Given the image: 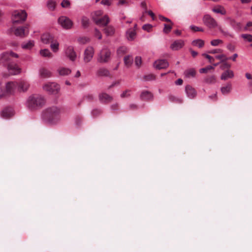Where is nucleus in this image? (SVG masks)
Listing matches in <instances>:
<instances>
[{
    "label": "nucleus",
    "mask_w": 252,
    "mask_h": 252,
    "mask_svg": "<svg viewBox=\"0 0 252 252\" xmlns=\"http://www.w3.org/2000/svg\"><path fill=\"white\" fill-rule=\"evenodd\" d=\"M94 22L99 26L104 27L106 26L110 22V19L107 15L101 17L98 19L95 17L94 18Z\"/></svg>",
    "instance_id": "4468645a"
},
{
    "label": "nucleus",
    "mask_w": 252,
    "mask_h": 252,
    "mask_svg": "<svg viewBox=\"0 0 252 252\" xmlns=\"http://www.w3.org/2000/svg\"><path fill=\"white\" fill-rule=\"evenodd\" d=\"M58 72L60 75L65 76L69 75L71 71L68 68L61 67L58 68Z\"/></svg>",
    "instance_id": "a878e982"
},
{
    "label": "nucleus",
    "mask_w": 252,
    "mask_h": 252,
    "mask_svg": "<svg viewBox=\"0 0 252 252\" xmlns=\"http://www.w3.org/2000/svg\"><path fill=\"white\" fill-rule=\"evenodd\" d=\"M94 36L97 37L99 39H101L102 38V35L100 32L97 29H95L94 30Z\"/></svg>",
    "instance_id": "6e6d98bb"
},
{
    "label": "nucleus",
    "mask_w": 252,
    "mask_h": 252,
    "mask_svg": "<svg viewBox=\"0 0 252 252\" xmlns=\"http://www.w3.org/2000/svg\"><path fill=\"white\" fill-rule=\"evenodd\" d=\"M70 2L68 0H63L61 3V5L63 8H67L70 6Z\"/></svg>",
    "instance_id": "603ef678"
},
{
    "label": "nucleus",
    "mask_w": 252,
    "mask_h": 252,
    "mask_svg": "<svg viewBox=\"0 0 252 252\" xmlns=\"http://www.w3.org/2000/svg\"><path fill=\"white\" fill-rule=\"evenodd\" d=\"M29 32V27L28 26L17 28L15 30V34L21 37L27 36Z\"/></svg>",
    "instance_id": "ddd939ff"
},
{
    "label": "nucleus",
    "mask_w": 252,
    "mask_h": 252,
    "mask_svg": "<svg viewBox=\"0 0 252 252\" xmlns=\"http://www.w3.org/2000/svg\"><path fill=\"white\" fill-rule=\"evenodd\" d=\"M79 42L81 44H86L90 41V38L86 36L81 37L78 39Z\"/></svg>",
    "instance_id": "79ce46f5"
},
{
    "label": "nucleus",
    "mask_w": 252,
    "mask_h": 252,
    "mask_svg": "<svg viewBox=\"0 0 252 252\" xmlns=\"http://www.w3.org/2000/svg\"><path fill=\"white\" fill-rule=\"evenodd\" d=\"M222 40L219 39H213L210 42L211 45L213 46H218L219 44H222Z\"/></svg>",
    "instance_id": "a18cd8bd"
},
{
    "label": "nucleus",
    "mask_w": 252,
    "mask_h": 252,
    "mask_svg": "<svg viewBox=\"0 0 252 252\" xmlns=\"http://www.w3.org/2000/svg\"><path fill=\"white\" fill-rule=\"evenodd\" d=\"M185 92L187 96L190 99L195 98L197 95L196 91L190 85L186 87Z\"/></svg>",
    "instance_id": "f3484780"
},
{
    "label": "nucleus",
    "mask_w": 252,
    "mask_h": 252,
    "mask_svg": "<svg viewBox=\"0 0 252 252\" xmlns=\"http://www.w3.org/2000/svg\"><path fill=\"white\" fill-rule=\"evenodd\" d=\"M245 29L249 31H252V21L248 22L247 23Z\"/></svg>",
    "instance_id": "bf43d9fd"
},
{
    "label": "nucleus",
    "mask_w": 252,
    "mask_h": 252,
    "mask_svg": "<svg viewBox=\"0 0 252 252\" xmlns=\"http://www.w3.org/2000/svg\"><path fill=\"white\" fill-rule=\"evenodd\" d=\"M202 56L208 59L209 61V62L211 63L214 61L213 58L208 54L204 53L202 54Z\"/></svg>",
    "instance_id": "13d9d810"
},
{
    "label": "nucleus",
    "mask_w": 252,
    "mask_h": 252,
    "mask_svg": "<svg viewBox=\"0 0 252 252\" xmlns=\"http://www.w3.org/2000/svg\"><path fill=\"white\" fill-rule=\"evenodd\" d=\"M103 14V11L101 10H98L94 11L93 13H92V18L93 20L94 21V18L95 17V18L97 19H98L99 18L102 17V15Z\"/></svg>",
    "instance_id": "4c0bfd02"
},
{
    "label": "nucleus",
    "mask_w": 252,
    "mask_h": 252,
    "mask_svg": "<svg viewBox=\"0 0 252 252\" xmlns=\"http://www.w3.org/2000/svg\"><path fill=\"white\" fill-rule=\"evenodd\" d=\"M17 89V82L15 81L8 82L5 84V90L4 92L1 90V94H0V99L4 95L13 94Z\"/></svg>",
    "instance_id": "0eeeda50"
},
{
    "label": "nucleus",
    "mask_w": 252,
    "mask_h": 252,
    "mask_svg": "<svg viewBox=\"0 0 252 252\" xmlns=\"http://www.w3.org/2000/svg\"><path fill=\"white\" fill-rule=\"evenodd\" d=\"M40 54L44 57L52 58L53 57L52 54L47 49L41 50L40 51Z\"/></svg>",
    "instance_id": "2f4dec72"
},
{
    "label": "nucleus",
    "mask_w": 252,
    "mask_h": 252,
    "mask_svg": "<svg viewBox=\"0 0 252 252\" xmlns=\"http://www.w3.org/2000/svg\"><path fill=\"white\" fill-rule=\"evenodd\" d=\"M159 19L161 21H166L167 22L171 23L172 25L173 24L172 23V22H171V21L169 19H168L167 18H166V17L162 16V15H159Z\"/></svg>",
    "instance_id": "e2e57ef3"
},
{
    "label": "nucleus",
    "mask_w": 252,
    "mask_h": 252,
    "mask_svg": "<svg viewBox=\"0 0 252 252\" xmlns=\"http://www.w3.org/2000/svg\"><path fill=\"white\" fill-rule=\"evenodd\" d=\"M192 44L193 45L197 46L199 48H201L204 46V42L201 39H196L192 41Z\"/></svg>",
    "instance_id": "e433bc0d"
},
{
    "label": "nucleus",
    "mask_w": 252,
    "mask_h": 252,
    "mask_svg": "<svg viewBox=\"0 0 252 252\" xmlns=\"http://www.w3.org/2000/svg\"><path fill=\"white\" fill-rule=\"evenodd\" d=\"M223 63L220 65V68L222 70H224L225 69H228L230 68L231 65L224 61L222 62Z\"/></svg>",
    "instance_id": "de8ad7c7"
},
{
    "label": "nucleus",
    "mask_w": 252,
    "mask_h": 252,
    "mask_svg": "<svg viewBox=\"0 0 252 252\" xmlns=\"http://www.w3.org/2000/svg\"><path fill=\"white\" fill-rule=\"evenodd\" d=\"M59 46V43L57 41L53 40L51 42L50 47L54 52L56 53L58 51Z\"/></svg>",
    "instance_id": "7c9ffc66"
},
{
    "label": "nucleus",
    "mask_w": 252,
    "mask_h": 252,
    "mask_svg": "<svg viewBox=\"0 0 252 252\" xmlns=\"http://www.w3.org/2000/svg\"><path fill=\"white\" fill-rule=\"evenodd\" d=\"M205 81L206 83L208 84H213L216 82V78L214 76H211L207 77Z\"/></svg>",
    "instance_id": "c03bdc74"
},
{
    "label": "nucleus",
    "mask_w": 252,
    "mask_h": 252,
    "mask_svg": "<svg viewBox=\"0 0 252 252\" xmlns=\"http://www.w3.org/2000/svg\"><path fill=\"white\" fill-rule=\"evenodd\" d=\"M99 99L102 103H108L112 101L113 97L108 94L103 93L99 95Z\"/></svg>",
    "instance_id": "6ab92c4d"
},
{
    "label": "nucleus",
    "mask_w": 252,
    "mask_h": 252,
    "mask_svg": "<svg viewBox=\"0 0 252 252\" xmlns=\"http://www.w3.org/2000/svg\"><path fill=\"white\" fill-rule=\"evenodd\" d=\"M184 74L187 78H190L195 76L196 72L194 69H189L186 70Z\"/></svg>",
    "instance_id": "72a5a7b5"
},
{
    "label": "nucleus",
    "mask_w": 252,
    "mask_h": 252,
    "mask_svg": "<svg viewBox=\"0 0 252 252\" xmlns=\"http://www.w3.org/2000/svg\"><path fill=\"white\" fill-rule=\"evenodd\" d=\"M124 61L125 65L127 67H129L133 63V59L131 56L127 55L124 57Z\"/></svg>",
    "instance_id": "bb28decb"
},
{
    "label": "nucleus",
    "mask_w": 252,
    "mask_h": 252,
    "mask_svg": "<svg viewBox=\"0 0 252 252\" xmlns=\"http://www.w3.org/2000/svg\"><path fill=\"white\" fill-rule=\"evenodd\" d=\"M94 49L92 46H88L84 51L83 60L85 63H88L92 60L94 55Z\"/></svg>",
    "instance_id": "9d476101"
},
{
    "label": "nucleus",
    "mask_w": 252,
    "mask_h": 252,
    "mask_svg": "<svg viewBox=\"0 0 252 252\" xmlns=\"http://www.w3.org/2000/svg\"><path fill=\"white\" fill-rule=\"evenodd\" d=\"M226 47L229 50L231 51H233L235 50V46L231 44H228Z\"/></svg>",
    "instance_id": "338daca9"
},
{
    "label": "nucleus",
    "mask_w": 252,
    "mask_h": 252,
    "mask_svg": "<svg viewBox=\"0 0 252 252\" xmlns=\"http://www.w3.org/2000/svg\"><path fill=\"white\" fill-rule=\"evenodd\" d=\"M59 24L66 30L70 29L73 26L72 21L67 17L62 16L58 19Z\"/></svg>",
    "instance_id": "1a4fd4ad"
},
{
    "label": "nucleus",
    "mask_w": 252,
    "mask_h": 252,
    "mask_svg": "<svg viewBox=\"0 0 252 252\" xmlns=\"http://www.w3.org/2000/svg\"><path fill=\"white\" fill-rule=\"evenodd\" d=\"M111 52L106 47H104L100 51L98 54L97 61L101 63H105L109 61L110 59Z\"/></svg>",
    "instance_id": "6e6552de"
},
{
    "label": "nucleus",
    "mask_w": 252,
    "mask_h": 252,
    "mask_svg": "<svg viewBox=\"0 0 252 252\" xmlns=\"http://www.w3.org/2000/svg\"><path fill=\"white\" fill-rule=\"evenodd\" d=\"M56 5V2L53 0H49L47 3L48 8L51 10L55 8Z\"/></svg>",
    "instance_id": "58836bf2"
},
{
    "label": "nucleus",
    "mask_w": 252,
    "mask_h": 252,
    "mask_svg": "<svg viewBox=\"0 0 252 252\" xmlns=\"http://www.w3.org/2000/svg\"><path fill=\"white\" fill-rule=\"evenodd\" d=\"M127 52V48L126 47H121L117 50V54L119 56H121Z\"/></svg>",
    "instance_id": "a19ab883"
},
{
    "label": "nucleus",
    "mask_w": 252,
    "mask_h": 252,
    "mask_svg": "<svg viewBox=\"0 0 252 252\" xmlns=\"http://www.w3.org/2000/svg\"><path fill=\"white\" fill-rule=\"evenodd\" d=\"M216 58L217 59L220 60L221 61V62H223L224 61H226L227 60H228V58H227L225 55L221 54L220 55H218L216 57Z\"/></svg>",
    "instance_id": "8fccbe9b"
},
{
    "label": "nucleus",
    "mask_w": 252,
    "mask_h": 252,
    "mask_svg": "<svg viewBox=\"0 0 252 252\" xmlns=\"http://www.w3.org/2000/svg\"><path fill=\"white\" fill-rule=\"evenodd\" d=\"M231 90V85L227 84L225 86L222 87L221 88V92L222 94H228Z\"/></svg>",
    "instance_id": "f704fd0d"
},
{
    "label": "nucleus",
    "mask_w": 252,
    "mask_h": 252,
    "mask_svg": "<svg viewBox=\"0 0 252 252\" xmlns=\"http://www.w3.org/2000/svg\"><path fill=\"white\" fill-rule=\"evenodd\" d=\"M61 109L56 106L46 108L43 112L42 117L49 125L57 124L61 119Z\"/></svg>",
    "instance_id": "f03ea898"
},
{
    "label": "nucleus",
    "mask_w": 252,
    "mask_h": 252,
    "mask_svg": "<svg viewBox=\"0 0 252 252\" xmlns=\"http://www.w3.org/2000/svg\"><path fill=\"white\" fill-rule=\"evenodd\" d=\"M213 12L217 14H220L222 15H225L226 14L225 9L221 5H218L212 9Z\"/></svg>",
    "instance_id": "412c9836"
},
{
    "label": "nucleus",
    "mask_w": 252,
    "mask_h": 252,
    "mask_svg": "<svg viewBox=\"0 0 252 252\" xmlns=\"http://www.w3.org/2000/svg\"><path fill=\"white\" fill-rule=\"evenodd\" d=\"M214 67L212 65H208L204 68H202L199 70V72L201 73H207L209 70L211 69H214Z\"/></svg>",
    "instance_id": "37998d69"
},
{
    "label": "nucleus",
    "mask_w": 252,
    "mask_h": 252,
    "mask_svg": "<svg viewBox=\"0 0 252 252\" xmlns=\"http://www.w3.org/2000/svg\"><path fill=\"white\" fill-rule=\"evenodd\" d=\"M152 28V26L150 24H145L142 27L144 30L147 31L148 32H149Z\"/></svg>",
    "instance_id": "052dcab7"
},
{
    "label": "nucleus",
    "mask_w": 252,
    "mask_h": 252,
    "mask_svg": "<svg viewBox=\"0 0 252 252\" xmlns=\"http://www.w3.org/2000/svg\"><path fill=\"white\" fill-rule=\"evenodd\" d=\"M233 77V72L230 70H227L221 74L220 78L221 80H226L228 78H231Z\"/></svg>",
    "instance_id": "393cba45"
},
{
    "label": "nucleus",
    "mask_w": 252,
    "mask_h": 252,
    "mask_svg": "<svg viewBox=\"0 0 252 252\" xmlns=\"http://www.w3.org/2000/svg\"><path fill=\"white\" fill-rule=\"evenodd\" d=\"M202 20L204 24L209 29H218L220 26L217 21L209 14L204 15Z\"/></svg>",
    "instance_id": "39448f33"
},
{
    "label": "nucleus",
    "mask_w": 252,
    "mask_h": 252,
    "mask_svg": "<svg viewBox=\"0 0 252 252\" xmlns=\"http://www.w3.org/2000/svg\"><path fill=\"white\" fill-rule=\"evenodd\" d=\"M126 36L128 40H133L136 36L135 30L129 29L126 32Z\"/></svg>",
    "instance_id": "cd10ccee"
},
{
    "label": "nucleus",
    "mask_w": 252,
    "mask_h": 252,
    "mask_svg": "<svg viewBox=\"0 0 252 252\" xmlns=\"http://www.w3.org/2000/svg\"><path fill=\"white\" fill-rule=\"evenodd\" d=\"M39 74L42 78H49L52 76L50 71L45 68H41L39 70Z\"/></svg>",
    "instance_id": "4be33fe9"
},
{
    "label": "nucleus",
    "mask_w": 252,
    "mask_h": 252,
    "mask_svg": "<svg viewBox=\"0 0 252 252\" xmlns=\"http://www.w3.org/2000/svg\"><path fill=\"white\" fill-rule=\"evenodd\" d=\"M104 32L107 36H112L114 34L115 29L112 26H109L104 29Z\"/></svg>",
    "instance_id": "c756f323"
},
{
    "label": "nucleus",
    "mask_w": 252,
    "mask_h": 252,
    "mask_svg": "<svg viewBox=\"0 0 252 252\" xmlns=\"http://www.w3.org/2000/svg\"><path fill=\"white\" fill-rule=\"evenodd\" d=\"M144 79L146 81L154 80L155 79V76L153 74L146 75L144 77Z\"/></svg>",
    "instance_id": "4d7b16f0"
},
{
    "label": "nucleus",
    "mask_w": 252,
    "mask_h": 252,
    "mask_svg": "<svg viewBox=\"0 0 252 252\" xmlns=\"http://www.w3.org/2000/svg\"><path fill=\"white\" fill-rule=\"evenodd\" d=\"M45 104L44 97L38 94H33L28 97L26 101L27 107L31 110L41 108Z\"/></svg>",
    "instance_id": "7ed1b4c3"
},
{
    "label": "nucleus",
    "mask_w": 252,
    "mask_h": 252,
    "mask_svg": "<svg viewBox=\"0 0 252 252\" xmlns=\"http://www.w3.org/2000/svg\"><path fill=\"white\" fill-rule=\"evenodd\" d=\"M34 45V41L32 40H29L26 42H24L22 44V47L23 49H30Z\"/></svg>",
    "instance_id": "473e14b6"
},
{
    "label": "nucleus",
    "mask_w": 252,
    "mask_h": 252,
    "mask_svg": "<svg viewBox=\"0 0 252 252\" xmlns=\"http://www.w3.org/2000/svg\"><path fill=\"white\" fill-rule=\"evenodd\" d=\"M218 29L219 30V31L220 32H221L225 36H226V35H230L229 34V33L228 32H226V31H224L220 26L219 27V28H218Z\"/></svg>",
    "instance_id": "0e129e2a"
},
{
    "label": "nucleus",
    "mask_w": 252,
    "mask_h": 252,
    "mask_svg": "<svg viewBox=\"0 0 252 252\" xmlns=\"http://www.w3.org/2000/svg\"><path fill=\"white\" fill-rule=\"evenodd\" d=\"M89 19L86 16H83L81 19V24L83 28H86L89 25Z\"/></svg>",
    "instance_id": "c9c22d12"
},
{
    "label": "nucleus",
    "mask_w": 252,
    "mask_h": 252,
    "mask_svg": "<svg viewBox=\"0 0 252 252\" xmlns=\"http://www.w3.org/2000/svg\"><path fill=\"white\" fill-rule=\"evenodd\" d=\"M221 52H222V50L220 49H214L209 52V53L210 54H216Z\"/></svg>",
    "instance_id": "69168bd1"
},
{
    "label": "nucleus",
    "mask_w": 252,
    "mask_h": 252,
    "mask_svg": "<svg viewBox=\"0 0 252 252\" xmlns=\"http://www.w3.org/2000/svg\"><path fill=\"white\" fill-rule=\"evenodd\" d=\"M140 96V98L143 100H151L153 98V94L147 91L142 92Z\"/></svg>",
    "instance_id": "aec40b11"
},
{
    "label": "nucleus",
    "mask_w": 252,
    "mask_h": 252,
    "mask_svg": "<svg viewBox=\"0 0 252 252\" xmlns=\"http://www.w3.org/2000/svg\"><path fill=\"white\" fill-rule=\"evenodd\" d=\"M65 56L71 61L74 62L77 58V55L72 46H69L64 49Z\"/></svg>",
    "instance_id": "9b49d317"
},
{
    "label": "nucleus",
    "mask_w": 252,
    "mask_h": 252,
    "mask_svg": "<svg viewBox=\"0 0 252 252\" xmlns=\"http://www.w3.org/2000/svg\"><path fill=\"white\" fill-rule=\"evenodd\" d=\"M44 91L50 94H56L60 90V86L55 82H48L43 85Z\"/></svg>",
    "instance_id": "423d86ee"
},
{
    "label": "nucleus",
    "mask_w": 252,
    "mask_h": 252,
    "mask_svg": "<svg viewBox=\"0 0 252 252\" xmlns=\"http://www.w3.org/2000/svg\"><path fill=\"white\" fill-rule=\"evenodd\" d=\"M41 40L43 43L48 44L51 43L54 39L53 36L51 34L47 33L42 35Z\"/></svg>",
    "instance_id": "b1692460"
},
{
    "label": "nucleus",
    "mask_w": 252,
    "mask_h": 252,
    "mask_svg": "<svg viewBox=\"0 0 252 252\" xmlns=\"http://www.w3.org/2000/svg\"><path fill=\"white\" fill-rule=\"evenodd\" d=\"M168 98L170 101H173V102H178L180 103L182 102V100L181 99L177 98L175 96L172 95H169Z\"/></svg>",
    "instance_id": "3c124183"
},
{
    "label": "nucleus",
    "mask_w": 252,
    "mask_h": 252,
    "mask_svg": "<svg viewBox=\"0 0 252 252\" xmlns=\"http://www.w3.org/2000/svg\"><path fill=\"white\" fill-rule=\"evenodd\" d=\"M27 15L24 10H15L12 15V21L13 23H20L25 21Z\"/></svg>",
    "instance_id": "20e7f679"
},
{
    "label": "nucleus",
    "mask_w": 252,
    "mask_h": 252,
    "mask_svg": "<svg viewBox=\"0 0 252 252\" xmlns=\"http://www.w3.org/2000/svg\"><path fill=\"white\" fill-rule=\"evenodd\" d=\"M102 111L98 109H94L92 111L91 114L94 117H96L100 115Z\"/></svg>",
    "instance_id": "49530a36"
},
{
    "label": "nucleus",
    "mask_w": 252,
    "mask_h": 252,
    "mask_svg": "<svg viewBox=\"0 0 252 252\" xmlns=\"http://www.w3.org/2000/svg\"><path fill=\"white\" fill-rule=\"evenodd\" d=\"M185 45L184 41L182 39L175 40L171 45L170 49L173 51H177L182 48Z\"/></svg>",
    "instance_id": "2eb2a0df"
},
{
    "label": "nucleus",
    "mask_w": 252,
    "mask_h": 252,
    "mask_svg": "<svg viewBox=\"0 0 252 252\" xmlns=\"http://www.w3.org/2000/svg\"><path fill=\"white\" fill-rule=\"evenodd\" d=\"M154 65L156 68L161 69L167 67L169 63L165 60H158L155 62Z\"/></svg>",
    "instance_id": "dca6fc26"
},
{
    "label": "nucleus",
    "mask_w": 252,
    "mask_h": 252,
    "mask_svg": "<svg viewBox=\"0 0 252 252\" xmlns=\"http://www.w3.org/2000/svg\"><path fill=\"white\" fill-rule=\"evenodd\" d=\"M241 37L246 41L249 42H252V35L250 34H242Z\"/></svg>",
    "instance_id": "ea45409f"
},
{
    "label": "nucleus",
    "mask_w": 252,
    "mask_h": 252,
    "mask_svg": "<svg viewBox=\"0 0 252 252\" xmlns=\"http://www.w3.org/2000/svg\"><path fill=\"white\" fill-rule=\"evenodd\" d=\"M18 55L13 52H6L1 54L0 63L6 66L10 74L17 75L21 72V69L14 63V58H18Z\"/></svg>",
    "instance_id": "f257e3e1"
},
{
    "label": "nucleus",
    "mask_w": 252,
    "mask_h": 252,
    "mask_svg": "<svg viewBox=\"0 0 252 252\" xmlns=\"http://www.w3.org/2000/svg\"><path fill=\"white\" fill-rule=\"evenodd\" d=\"M141 58L139 56L136 57L135 59V64L137 67H139L141 64Z\"/></svg>",
    "instance_id": "5fc2aeb1"
},
{
    "label": "nucleus",
    "mask_w": 252,
    "mask_h": 252,
    "mask_svg": "<svg viewBox=\"0 0 252 252\" xmlns=\"http://www.w3.org/2000/svg\"><path fill=\"white\" fill-rule=\"evenodd\" d=\"M226 20L229 22L230 25L235 30H239L241 28V23L237 22L235 20L230 17H227Z\"/></svg>",
    "instance_id": "5701e85b"
},
{
    "label": "nucleus",
    "mask_w": 252,
    "mask_h": 252,
    "mask_svg": "<svg viewBox=\"0 0 252 252\" xmlns=\"http://www.w3.org/2000/svg\"><path fill=\"white\" fill-rule=\"evenodd\" d=\"M172 29V26L171 25L164 24L163 32L166 33H169Z\"/></svg>",
    "instance_id": "09e8293b"
},
{
    "label": "nucleus",
    "mask_w": 252,
    "mask_h": 252,
    "mask_svg": "<svg viewBox=\"0 0 252 252\" xmlns=\"http://www.w3.org/2000/svg\"><path fill=\"white\" fill-rule=\"evenodd\" d=\"M101 4L104 5L110 6L111 5V1L109 0H102Z\"/></svg>",
    "instance_id": "680f3d73"
},
{
    "label": "nucleus",
    "mask_w": 252,
    "mask_h": 252,
    "mask_svg": "<svg viewBox=\"0 0 252 252\" xmlns=\"http://www.w3.org/2000/svg\"><path fill=\"white\" fill-rule=\"evenodd\" d=\"M111 108L113 110H117L118 108V104L115 103V104H112L111 106Z\"/></svg>",
    "instance_id": "774afa93"
},
{
    "label": "nucleus",
    "mask_w": 252,
    "mask_h": 252,
    "mask_svg": "<svg viewBox=\"0 0 252 252\" xmlns=\"http://www.w3.org/2000/svg\"><path fill=\"white\" fill-rule=\"evenodd\" d=\"M17 82V90L20 92H27L30 86L29 82L28 81L25 80H21Z\"/></svg>",
    "instance_id": "f8f14e48"
},
{
    "label": "nucleus",
    "mask_w": 252,
    "mask_h": 252,
    "mask_svg": "<svg viewBox=\"0 0 252 252\" xmlns=\"http://www.w3.org/2000/svg\"><path fill=\"white\" fill-rule=\"evenodd\" d=\"M97 75L99 76H108L110 72L107 69L101 68L97 70Z\"/></svg>",
    "instance_id": "c85d7f7f"
},
{
    "label": "nucleus",
    "mask_w": 252,
    "mask_h": 252,
    "mask_svg": "<svg viewBox=\"0 0 252 252\" xmlns=\"http://www.w3.org/2000/svg\"><path fill=\"white\" fill-rule=\"evenodd\" d=\"M190 28L191 30L195 32H203L204 31L202 28H199L194 25H191L190 26Z\"/></svg>",
    "instance_id": "864d4df0"
},
{
    "label": "nucleus",
    "mask_w": 252,
    "mask_h": 252,
    "mask_svg": "<svg viewBox=\"0 0 252 252\" xmlns=\"http://www.w3.org/2000/svg\"><path fill=\"white\" fill-rule=\"evenodd\" d=\"M14 115V111L11 108H5L1 112V116L4 119H9Z\"/></svg>",
    "instance_id": "a211bd4d"
}]
</instances>
